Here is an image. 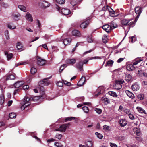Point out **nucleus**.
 Instances as JSON below:
<instances>
[{"mask_svg":"<svg viewBox=\"0 0 147 147\" xmlns=\"http://www.w3.org/2000/svg\"><path fill=\"white\" fill-rule=\"evenodd\" d=\"M124 82L123 80H116L115 84L114 86V88L117 90L120 89L122 87L121 84Z\"/></svg>","mask_w":147,"mask_h":147,"instance_id":"f257e3e1","label":"nucleus"},{"mask_svg":"<svg viewBox=\"0 0 147 147\" xmlns=\"http://www.w3.org/2000/svg\"><path fill=\"white\" fill-rule=\"evenodd\" d=\"M144 59L141 58H137L135 59V61L133 63V64H138V63H140L141 61H142L141 64H147V60H146V58H143Z\"/></svg>","mask_w":147,"mask_h":147,"instance_id":"f03ea898","label":"nucleus"},{"mask_svg":"<svg viewBox=\"0 0 147 147\" xmlns=\"http://www.w3.org/2000/svg\"><path fill=\"white\" fill-rule=\"evenodd\" d=\"M142 11V8L139 6L137 7H135V11L136 14H137V15L135 18V21H136V20H138Z\"/></svg>","mask_w":147,"mask_h":147,"instance_id":"7ed1b4c3","label":"nucleus"},{"mask_svg":"<svg viewBox=\"0 0 147 147\" xmlns=\"http://www.w3.org/2000/svg\"><path fill=\"white\" fill-rule=\"evenodd\" d=\"M39 5L41 7L45 8L48 7L50 6L49 3L45 1H41L38 3Z\"/></svg>","mask_w":147,"mask_h":147,"instance_id":"20e7f679","label":"nucleus"},{"mask_svg":"<svg viewBox=\"0 0 147 147\" xmlns=\"http://www.w3.org/2000/svg\"><path fill=\"white\" fill-rule=\"evenodd\" d=\"M37 62L38 64H45L47 63V61L44 59H42L40 57L37 56L36 57Z\"/></svg>","mask_w":147,"mask_h":147,"instance_id":"39448f33","label":"nucleus"},{"mask_svg":"<svg viewBox=\"0 0 147 147\" xmlns=\"http://www.w3.org/2000/svg\"><path fill=\"white\" fill-rule=\"evenodd\" d=\"M51 77L49 78H46L44 79L43 80L39 82V84H42L41 86H47L49 84V81L48 79H49Z\"/></svg>","mask_w":147,"mask_h":147,"instance_id":"423d86ee","label":"nucleus"},{"mask_svg":"<svg viewBox=\"0 0 147 147\" xmlns=\"http://www.w3.org/2000/svg\"><path fill=\"white\" fill-rule=\"evenodd\" d=\"M70 125V124L68 123L65 124H63L61 125L59 127L61 130V132H64L66 130L67 127H69Z\"/></svg>","mask_w":147,"mask_h":147,"instance_id":"0eeeda50","label":"nucleus"},{"mask_svg":"<svg viewBox=\"0 0 147 147\" xmlns=\"http://www.w3.org/2000/svg\"><path fill=\"white\" fill-rule=\"evenodd\" d=\"M90 20L87 19L82 22L80 25V27L82 28H86L89 24Z\"/></svg>","mask_w":147,"mask_h":147,"instance_id":"6e6552de","label":"nucleus"},{"mask_svg":"<svg viewBox=\"0 0 147 147\" xmlns=\"http://www.w3.org/2000/svg\"><path fill=\"white\" fill-rule=\"evenodd\" d=\"M64 36H63L61 38L62 40H63V43L65 45H69L71 42V39L70 38H68L65 39H63Z\"/></svg>","mask_w":147,"mask_h":147,"instance_id":"1a4fd4ad","label":"nucleus"},{"mask_svg":"<svg viewBox=\"0 0 147 147\" xmlns=\"http://www.w3.org/2000/svg\"><path fill=\"white\" fill-rule=\"evenodd\" d=\"M131 88L133 91H137L140 89V86L138 83L136 82L133 84Z\"/></svg>","mask_w":147,"mask_h":147,"instance_id":"9d476101","label":"nucleus"},{"mask_svg":"<svg viewBox=\"0 0 147 147\" xmlns=\"http://www.w3.org/2000/svg\"><path fill=\"white\" fill-rule=\"evenodd\" d=\"M103 29L108 33H109L111 30V29L109 25L106 24L102 27Z\"/></svg>","mask_w":147,"mask_h":147,"instance_id":"9b49d317","label":"nucleus"},{"mask_svg":"<svg viewBox=\"0 0 147 147\" xmlns=\"http://www.w3.org/2000/svg\"><path fill=\"white\" fill-rule=\"evenodd\" d=\"M61 12L65 15H68L71 13L70 10L68 9L63 8L61 9Z\"/></svg>","mask_w":147,"mask_h":147,"instance_id":"f8f14e48","label":"nucleus"},{"mask_svg":"<svg viewBox=\"0 0 147 147\" xmlns=\"http://www.w3.org/2000/svg\"><path fill=\"white\" fill-rule=\"evenodd\" d=\"M86 81L85 78L84 76H82L78 82L77 85L78 86H81L83 85Z\"/></svg>","mask_w":147,"mask_h":147,"instance_id":"ddd939ff","label":"nucleus"},{"mask_svg":"<svg viewBox=\"0 0 147 147\" xmlns=\"http://www.w3.org/2000/svg\"><path fill=\"white\" fill-rule=\"evenodd\" d=\"M15 74L14 73L12 74L9 73L7 77L6 80H14L15 78Z\"/></svg>","mask_w":147,"mask_h":147,"instance_id":"4468645a","label":"nucleus"},{"mask_svg":"<svg viewBox=\"0 0 147 147\" xmlns=\"http://www.w3.org/2000/svg\"><path fill=\"white\" fill-rule=\"evenodd\" d=\"M136 109L138 112L141 113H144L145 115H147V113L142 108L140 107H137Z\"/></svg>","mask_w":147,"mask_h":147,"instance_id":"2eb2a0df","label":"nucleus"},{"mask_svg":"<svg viewBox=\"0 0 147 147\" xmlns=\"http://www.w3.org/2000/svg\"><path fill=\"white\" fill-rule=\"evenodd\" d=\"M24 84V82L23 81H18L14 84V85L16 88H19L21 86Z\"/></svg>","mask_w":147,"mask_h":147,"instance_id":"dca6fc26","label":"nucleus"},{"mask_svg":"<svg viewBox=\"0 0 147 147\" xmlns=\"http://www.w3.org/2000/svg\"><path fill=\"white\" fill-rule=\"evenodd\" d=\"M133 131L134 133L138 136H140L141 135L140 129L137 128H134L133 129Z\"/></svg>","mask_w":147,"mask_h":147,"instance_id":"f3484780","label":"nucleus"},{"mask_svg":"<svg viewBox=\"0 0 147 147\" xmlns=\"http://www.w3.org/2000/svg\"><path fill=\"white\" fill-rule=\"evenodd\" d=\"M26 19L30 22L33 21V18L29 12H27L25 16Z\"/></svg>","mask_w":147,"mask_h":147,"instance_id":"a211bd4d","label":"nucleus"},{"mask_svg":"<svg viewBox=\"0 0 147 147\" xmlns=\"http://www.w3.org/2000/svg\"><path fill=\"white\" fill-rule=\"evenodd\" d=\"M119 123L121 126H125L127 123L126 121L124 119H120L119 121Z\"/></svg>","mask_w":147,"mask_h":147,"instance_id":"6ab92c4d","label":"nucleus"},{"mask_svg":"<svg viewBox=\"0 0 147 147\" xmlns=\"http://www.w3.org/2000/svg\"><path fill=\"white\" fill-rule=\"evenodd\" d=\"M20 16L19 13L17 14L13 13L11 16V17L14 20H19L18 17Z\"/></svg>","mask_w":147,"mask_h":147,"instance_id":"aec40b11","label":"nucleus"},{"mask_svg":"<svg viewBox=\"0 0 147 147\" xmlns=\"http://www.w3.org/2000/svg\"><path fill=\"white\" fill-rule=\"evenodd\" d=\"M72 34L73 36H79L80 35V32L76 30L73 31Z\"/></svg>","mask_w":147,"mask_h":147,"instance_id":"412c9836","label":"nucleus"},{"mask_svg":"<svg viewBox=\"0 0 147 147\" xmlns=\"http://www.w3.org/2000/svg\"><path fill=\"white\" fill-rule=\"evenodd\" d=\"M18 7L22 11L24 12H26V7L22 5H19L18 6Z\"/></svg>","mask_w":147,"mask_h":147,"instance_id":"4be33fe9","label":"nucleus"},{"mask_svg":"<svg viewBox=\"0 0 147 147\" xmlns=\"http://www.w3.org/2000/svg\"><path fill=\"white\" fill-rule=\"evenodd\" d=\"M110 26L111 27V30H112L116 28L117 26L115 22H114L113 21L111 22L110 23Z\"/></svg>","mask_w":147,"mask_h":147,"instance_id":"5701e85b","label":"nucleus"},{"mask_svg":"<svg viewBox=\"0 0 147 147\" xmlns=\"http://www.w3.org/2000/svg\"><path fill=\"white\" fill-rule=\"evenodd\" d=\"M129 23V20L127 19H124L121 21V24L123 25L126 26Z\"/></svg>","mask_w":147,"mask_h":147,"instance_id":"b1692460","label":"nucleus"},{"mask_svg":"<svg viewBox=\"0 0 147 147\" xmlns=\"http://www.w3.org/2000/svg\"><path fill=\"white\" fill-rule=\"evenodd\" d=\"M67 63L68 64H73L75 63L76 60L74 59H68L67 61Z\"/></svg>","mask_w":147,"mask_h":147,"instance_id":"393cba45","label":"nucleus"},{"mask_svg":"<svg viewBox=\"0 0 147 147\" xmlns=\"http://www.w3.org/2000/svg\"><path fill=\"white\" fill-rule=\"evenodd\" d=\"M108 94L109 95L114 97H117V95L116 93L115 92L113 91H109L108 92Z\"/></svg>","mask_w":147,"mask_h":147,"instance_id":"a878e982","label":"nucleus"},{"mask_svg":"<svg viewBox=\"0 0 147 147\" xmlns=\"http://www.w3.org/2000/svg\"><path fill=\"white\" fill-rule=\"evenodd\" d=\"M5 55H7V59L9 60L13 56V55L11 53H8L7 52H5Z\"/></svg>","mask_w":147,"mask_h":147,"instance_id":"bb28decb","label":"nucleus"},{"mask_svg":"<svg viewBox=\"0 0 147 147\" xmlns=\"http://www.w3.org/2000/svg\"><path fill=\"white\" fill-rule=\"evenodd\" d=\"M4 101V95L3 94H1L0 96V104L2 105L3 104Z\"/></svg>","mask_w":147,"mask_h":147,"instance_id":"cd10ccee","label":"nucleus"},{"mask_svg":"<svg viewBox=\"0 0 147 147\" xmlns=\"http://www.w3.org/2000/svg\"><path fill=\"white\" fill-rule=\"evenodd\" d=\"M31 99V98L30 99L28 97L25 98L24 99V102H25L24 104H30V100Z\"/></svg>","mask_w":147,"mask_h":147,"instance_id":"c85d7f7f","label":"nucleus"},{"mask_svg":"<svg viewBox=\"0 0 147 147\" xmlns=\"http://www.w3.org/2000/svg\"><path fill=\"white\" fill-rule=\"evenodd\" d=\"M75 119L74 117H70L66 118L65 119V121L67 122L68 121H70Z\"/></svg>","mask_w":147,"mask_h":147,"instance_id":"c756f323","label":"nucleus"},{"mask_svg":"<svg viewBox=\"0 0 147 147\" xmlns=\"http://www.w3.org/2000/svg\"><path fill=\"white\" fill-rule=\"evenodd\" d=\"M37 71V69L34 67H32L30 69V72L32 74H34Z\"/></svg>","mask_w":147,"mask_h":147,"instance_id":"7c9ffc66","label":"nucleus"},{"mask_svg":"<svg viewBox=\"0 0 147 147\" xmlns=\"http://www.w3.org/2000/svg\"><path fill=\"white\" fill-rule=\"evenodd\" d=\"M86 145L87 147H92V143L90 141H88L86 142Z\"/></svg>","mask_w":147,"mask_h":147,"instance_id":"2f4dec72","label":"nucleus"},{"mask_svg":"<svg viewBox=\"0 0 147 147\" xmlns=\"http://www.w3.org/2000/svg\"><path fill=\"white\" fill-rule=\"evenodd\" d=\"M16 116V114L14 113H11L9 115V117L11 119L14 118Z\"/></svg>","mask_w":147,"mask_h":147,"instance_id":"473e14b6","label":"nucleus"},{"mask_svg":"<svg viewBox=\"0 0 147 147\" xmlns=\"http://www.w3.org/2000/svg\"><path fill=\"white\" fill-rule=\"evenodd\" d=\"M4 33H5V35L6 36V39L7 40L9 39L10 38H9V33L8 31L7 30H6L5 32Z\"/></svg>","mask_w":147,"mask_h":147,"instance_id":"72a5a7b5","label":"nucleus"},{"mask_svg":"<svg viewBox=\"0 0 147 147\" xmlns=\"http://www.w3.org/2000/svg\"><path fill=\"white\" fill-rule=\"evenodd\" d=\"M76 67L81 71L83 70V65H76Z\"/></svg>","mask_w":147,"mask_h":147,"instance_id":"f704fd0d","label":"nucleus"},{"mask_svg":"<svg viewBox=\"0 0 147 147\" xmlns=\"http://www.w3.org/2000/svg\"><path fill=\"white\" fill-rule=\"evenodd\" d=\"M103 129L106 131H110V127L106 125L103 126Z\"/></svg>","mask_w":147,"mask_h":147,"instance_id":"c9c22d12","label":"nucleus"},{"mask_svg":"<svg viewBox=\"0 0 147 147\" xmlns=\"http://www.w3.org/2000/svg\"><path fill=\"white\" fill-rule=\"evenodd\" d=\"M63 136L62 134H57L55 137L57 138L59 140L61 139L62 137Z\"/></svg>","mask_w":147,"mask_h":147,"instance_id":"e433bc0d","label":"nucleus"},{"mask_svg":"<svg viewBox=\"0 0 147 147\" xmlns=\"http://www.w3.org/2000/svg\"><path fill=\"white\" fill-rule=\"evenodd\" d=\"M33 78V77L32 76H30L27 79L26 81L28 83H30Z\"/></svg>","mask_w":147,"mask_h":147,"instance_id":"4c0bfd02","label":"nucleus"},{"mask_svg":"<svg viewBox=\"0 0 147 147\" xmlns=\"http://www.w3.org/2000/svg\"><path fill=\"white\" fill-rule=\"evenodd\" d=\"M56 1L59 4H63L65 3V0H56Z\"/></svg>","mask_w":147,"mask_h":147,"instance_id":"58836bf2","label":"nucleus"},{"mask_svg":"<svg viewBox=\"0 0 147 147\" xmlns=\"http://www.w3.org/2000/svg\"><path fill=\"white\" fill-rule=\"evenodd\" d=\"M136 38L135 36H134L130 38V40L132 43H134L136 40Z\"/></svg>","mask_w":147,"mask_h":147,"instance_id":"ea45409f","label":"nucleus"},{"mask_svg":"<svg viewBox=\"0 0 147 147\" xmlns=\"http://www.w3.org/2000/svg\"><path fill=\"white\" fill-rule=\"evenodd\" d=\"M95 134L97 136V137L100 139H102L103 137L102 134L97 132H96Z\"/></svg>","mask_w":147,"mask_h":147,"instance_id":"a19ab883","label":"nucleus"},{"mask_svg":"<svg viewBox=\"0 0 147 147\" xmlns=\"http://www.w3.org/2000/svg\"><path fill=\"white\" fill-rule=\"evenodd\" d=\"M137 20H136V21L135 20L134 22H131L129 23V29L130 27H133L135 24V23L136 22Z\"/></svg>","mask_w":147,"mask_h":147,"instance_id":"79ce46f5","label":"nucleus"},{"mask_svg":"<svg viewBox=\"0 0 147 147\" xmlns=\"http://www.w3.org/2000/svg\"><path fill=\"white\" fill-rule=\"evenodd\" d=\"M29 105L30 104H24L21 106V109L22 110H24L26 107Z\"/></svg>","mask_w":147,"mask_h":147,"instance_id":"37998d69","label":"nucleus"},{"mask_svg":"<svg viewBox=\"0 0 147 147\" xmlns=\"http://www.w3.org/2000/svg\"><path fill=\"white\" fill-rule=\"evenodd\" d=\"M66 67V65H62L60 68L59 72H61Z\"/></svg>","mask_w":147,"mask_h":147,"instance_id":"c03bdc74","label":"nucleus"},{"mask_svg":"<svg viewBox=\"0 0 147 147\" xmlns=\"http://www.w3.org/2000/svg\"><path fill=\"white\" fill-rule=\"evenodd\" d=\"M82 109L84 112L86 113H87L89 111L88 108L86 106H84L82 107Z\"/></svg>","mask_w":147,"mask_h":147,"instance_id":"a18cd8bd","label":"nucleus"},{"mask_svg":"<svg viewBox=\"0 0 147 147\" xmlns=\"http://www.w3.org/2000/svg\"><path fill=\"white\" fill-rule=\"evenodd\" d=\"M138 97L139 99L141 100H142L144 98V95L142 94H140L138 96Z\"/></svg>","mask_w":147,"mask_h":147,"instance_id":"49530a36","label":"nucleus"},{"mask_svg":"<svg viewBox=\"0 0 147 147\" xmlns=\"http://www.w3.org/2000/svg\"><path fill=\"white\" fill-rule=\"evenodd\" d=\"M21 43L20 42H18L17 43V45H16V47H17L18 48V49L19 50V49H22V48H23V46H21V47H20L21 45Z\"/></svg>","mask_w":147,"mask_h":147,"instance_id":"de8ad7c7","label":"nucleus"},{"mask_svg":"<svg viewBox=\"0 0 147 147\" xmlns=\"http://www.w3.org/2000/svg\"><path fill=\"white\" fill-rule=\"evenodd\" d=\"M94 110L98 114H100L102 111L101 109L98 108H96Z\"/></svg>","mask_w":147,"mask_h":147,"instance_id":"09e8293b","label":"nucleus"},{"mask_svg":"<svg viewBox=\"0 0 147 147\" xmlns=\"http://www.w3.org/2000/svg\"><path fill=\"white\" fill-rule=\"evenodd\" d=\"M63 82H61L59 81L57 82V85L59 87H61L63 85Z\"/></svg>","mask_w":147,"mask_h":147,"instance_id":"8fccbe9b","label":"nucleus"},{"mask_svg":"<svg viewBox=\"0 0 147 147\" xmlns=\"http://www.w3.org/2000/svg\"><path fill=\"white\" fill-rule=\"evenodd\" d=\"M63 83L64 84H65V85H66L67 86H69L71 85V83L70 82H67L66 80H63Z\"/></svg>","mask_w":147,"mask_h":147,"instance_id":"3c124183","label":"nucleus"},{"mask_svg":"<svg viewBox=\"0 0 147 147\" xmlns=\"http://www.w3.org/2000/svg\"><path fill=\"white\" fill-rule=\"evenodd\" d=\"M39 98L40 97L39 96H36L32 98V100L35 101L38 100Z\"/></svg>","mask_w":147,"mask_h":147,"instance_id":"603ef678","label":"nucleus"},{"mask_svg":"<svg viewBox=\"0 0 147 147\" xmlns=\"http://www.w3.org/2000/svg\"><path fill=\"white\" fill-rule=\"evenodd\" d=\"M30 62L28 61H24L23 62H21L19 64H29Z\"/></svg>","mask_w":147,"mask_h":147,"instance_id":"864d4df0","label":"nucleus"},{"mask_svg":"<svg viewBox=\"0 0 147 147\" xmlns=\"http://www.w3.org/2000/svg\"><path fill=\"white\" fill-rule=\"evenodd\" d=\"M129 97L131 98H133L134 97V94L130 91H129Z\"/></svg>","mask_w":147,"mask_h":147,"instance_id":"5fc2aeb1","label":"nucleus"},{"mask_svg":"<svg viewBox=\"0 0 147 147\" xmlns=\"http://www.w3.org/2000/svg\"><path fill=\"white\" fill-rule=\"evenodd\" d=\"M55 141V139L51 138L48 139L47 140V142L49 143H50L51 142H53Z\"/></svg>","mask_w":147,"mask_h":147,"instance_id":"6e6d98bb","label":"nucleus"},{"mask_svg":"<svg viewBox=\"0 0 147 147\" xmlns=\"http://www.w3.org/2000/svg\"><path fill=\"white\" fill-rule=\"evenodd\" d=\"M87 40L89 42H93V40L90 36H88L87 38Z\"/></svg>","mask_w":147,"mask_h":147,"instance_id":"4d7b16f0","label":"nucleus"},{"mask_svg":"<svg viewBox=\"0 0 147 147\" xmlns=\"http://www.w3.org/2000/svg\"><path fill=\"white\" fill-rule=\"evenodd\" d=\"M8 28L11 29H13L16 28V26H12L10 24H9L8 25Z\"/></svg>","mask_w":147,"mask_h":147,"instance_id":"13d9d810","label":"nucleus"},{"mask_svg":"<svg viewBox=\"0 0 147 147\" xmlns=\"http://www.w3.org/2000/svg\"><path fill=\"white\" fill-rule=\"evenodd\" d=\"M135 138L136 140L139 141H141L142 140V138L140 136L138 137H136Z\"/></svg>","mask_w":147,"mask_h":147,"instance_id":"bf43d9fd","label":"nucleus"},{"mask_svg":"<svg viewBox=\"0 0 147 147\" xmlns=\"http://www.w3.org/2000/svg\"><path fill=\"white\" fill-rule=\"evenodd\" d=\"M110 145L111 147H117V146L114 143H113L111 142L110 143Z\"/></svg>","mask_w":147,"mask_h":147,"instance_id":"052dcab7","label":"nucleus"},{"mask_svg":"<svg viewBox=\"0 0 147 147\" xmlns=\"http://www.w3.org/2000/svg\"><path fill=\"white\" fill-rule=\"evenodd\" d=\"M59 143L57 142H55L54 143V145H55L57 147H62V145H59Z\"/></svg>","mask_w":147,"mask_h":147,"instance_id":"680f3d73","label":"nucleus"},{"mask_svg":"<svg viewBox=\"0 0 147 147\" xmlns=\"http://www.w3.org/2000/svg\"><path fill=\"white\" fill-rule=\"evenodd\" d=\"M29 88V86L28 85H24L23 87V88L25 90H27Z\"/></svg>","mask_w":147,"mask_h":147,"instance_id":"e2e57ef3","label":"nucleus"},{"mask_svg":"<svg viewBox=\"0 0 147 147\" xmlns=\"http://www.w3.org/2000/svg\"><path fill=\"white\" fill-rule=\"evenodd\" d=\"M113 61L112 60H110L108 61L106 64H113Z\"/></svg>","mask_w":147,"mask_h":147,"instance_id":"0e129e2a","label":"nucleus"},{"mask_svg":"<svg viewBox=\"0 0 147 147\" xmlns=\"http://www.w3.org/2000/svg\"><path fill=\"white\" fill-rule=\"evenodd\" d=\"M129 118L131 120H133L134 118L133 115L131 114H129Z\"/></svg>","mask_w":147,"mask_h":147,"instance_id":"69168bd1","label":"nucleus"},{"mask_svg":"<svg viewBox=\"0 0 147 147\" xmlns=\"http://www.w3.org/2000/svg\"><path fill=\"white\" fill-rule=\"evenodd\" d=\"M124 58H121L117 61V62L118 63H119L122 61L124 59Z\"/></svg>","mask_w":147,"mask_h":147,"instance_id":"338daca9","label":"nucleus"},{"mask_svg":"<svg viewBox=\"0 0 147 147\" xmlns=\"http://www.w3.org/2000/svg\"><path fill=\"white\" fill-rule=\"evenodd\" d=\"M3 6L4 8H7L9 7V5L7 3H3Z\"/></svg>","mask_w":147,"mask_h":147,"instance_id":"774afa93","label":"nucleus"}]
</instances>
